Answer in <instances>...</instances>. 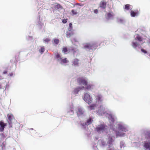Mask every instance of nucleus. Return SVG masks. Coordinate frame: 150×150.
Listing matches in <instances>:
<instances>
[{
	"mask_svg": "<svg viewBox=\"0 0 150 150\" xmlns=\"http://www.w3.org/2000/svg\"><path fill=\"white\" fill-rule=\"evenodd\" d=\"M94 12L95 13L97 14L98 13V10L97 9H95L94 10Z\"/></svg>",
	"mask_w": 150,
	"mask_h": 150,
	"instance_id": "nucleus-44",
	"label": "nucleus"
},
{
	"mask_svg": "<svg viewBox=\"0 0 150 150\" xmlns=\"http://www.w3.org/2000/svg\"><path fill=\"white\" fill-rule=\"evenodd\" d=\"M106 14V18L107 20H109L113 19L114 15L112 13L109 12L107 13Z\"/></svg>",
	"mask_w": 150,
	"mask_h": 150,
	"instance_id": "nucleus-15",
	"label": "nucleus"
},
{
	"mask_svg": "<svg viewBox=\"0 0 150 150\" xmlns=\"http://www.w3.org/2000/svg\"><path fill=\"white\" fill-rule=\"evenodd\" d=\"M45 49L43 46L39 50L41 54H42L44 52Z\"/></svg>",
	"mask_w": 150,
	"mask_h": 150,
	"instance_id": "nucleus-36",
	"label": "nucleus"
},
{
	"mask_svg": "<svg viewBox=\"0 0 150 150\" xmlns=\"http://www.w3.org/2000/svg\"><path fill=\"white\" fill-rule=\"evenodd\" d=\"M96 112L98 115L102 116L105 113V108L102 105H100L98 110L96 111Z\"/></svg>",
	"mask_w": 150,
	"mask_h": 150,
	"instance_id": "nucleus-8",
	"label": "nucleus"
},
{
	"mask_svg": "<svg viewBox=\"0 0 150 150\" xmlns=\"http://www.w3.org/2000/svg\"><path fill=\"white\" fill-rule=\"evenodd\" d=\"M69 27L72 28V24L71 23L69 24Z\"/></svg>",
	"mask_w": 150,
	"mask_h": 150,
	"instance_id": "nucleus-46",
	"label": "nucleus"
},
{
	"mask_svg": "<svg viewBox=\"0 0 150 150\" xmlns=\"http://www.w3.org/2000/svg\"><path fill=\"white\" fill-rule=\"evenodd\" d=\"M99 7L103 9H105L106 7V3L104 0L101 1Z\"/></svg>",
	"mask_w": 150,
	"mask_h": 150,
	"instance_id": "nucleus-13",
	"label": "nucleus"
},
{
	"mask_svg": "<svg viewBox=\"0 0 150 150\" xmlns=\"http://www.w3.org/2000/svg\"><path fill=\"white\" fill-rule=\"evenodd\" d=\"M6 124L4 123L2 121H0V131L3 132L4 130L5 127L6 126Z\"/></svg>",
	"mask_w": 150,
	"mask_h": 150,
	"instance_id": "nucleus-14",
	"label": "nucleus"
},
{
	"mask_svg": "<svg viewBox=\"0 0 150 150\" xmlns=\"http://www.w3.org/2000/svg\"><path fill=\"white\" fill-rule=\"evenodd\" d=\"M73 34V31H67L66 32V35L67 38H70Z\"/></svg>",
	"mask_w": 150,
	"mask_h": 150,
	"instance_id": "nucleus-20",
	"label": "nucleus"
},
{
	"mask_svg": "<svg viewBox=\"0 0 150 150\" xmlns=\"http://www.w3.org/2000/svg\"><path fill=\"white\" fill-rule=\"evenodd\" d=\"M28 38L27 37H26L27 39L28 40H30L32 38V37L30 36H28Z\"/></svg>",
	"mask_w": 150,
	"mask_h": 150,
	"instance_id": "nucleus-45",
	"label": "nucleus"
},
{
	"mask_svg": "<svg viewBox=\"0 0 150 150\" xmlns=\"http://www.w3.org/2000/svg\"><path fill=\"white\" fill-rule=\"evenodd\" d=\"M125 135V134L123 132H120L119 131H116V138L118 137H123Z\"/></svg>",
	"mask_w": 150,
	"mask_h": 150,
	"instance_id": "nucleus-16",
	"label": "nucleus"
},
{
	"mask_svg": "<svg viewBox=\"0 0 150 150\" xmlns=\"http://www.w3.org/2000/svg\"><path fill=\"white\" fill-rule=\"evenodd\" d=\"M8 120V123L9 125V127L11 128L12 127V120L13 117V116L12 115H7Z\"/></svg>",
	"mask_w": 150,
	"mask_h": 150,
	"instance_id": "nucleus-12",
	"label": "nucleus"
},
{
	"mask_svg": "<svg viewBox=\"0 0 150 150\" xmlns=\"http://www.w3.org/2000/svg\"><path fill=\"white\" fill-rule=\"evenodd\" d=\"M67 31H73L72 28L69 27L68 28V30Z\"/></svg>",
	"mask_w": 150,
	"mask_h": 150,
	"instance_id": "nucleus-43",
	"label": "nucleus"
},
{
	"mask_svg": "<svg viewBox=\"0 0 150 150\" xmlns=\"http://www.w3.org/2000/svg\"><path fill=\"white\" fill-rule=\"evenodd\" d=\"M95 106V105L94 104H92L90 106V108L91 110H92L94 109V107Z\"/></svg>",
	"mask_w": 150,
	"mask_h": 150,
	"instance_id": "nucleus-41",
	"label": "nucleus"
},
{
	"mask_svg": "<svg viewBox=\"0 0 150 150\" xmlns=\"http://www.w3.org/2000/svg\"><path fill=\"white\" fill-rule=\"evenodd\" d=\"M67 21V19H63L62 21V22L63 23H66Z\"/></svg>",
	"mask_w": 150,
	"mask_h": 150,
	"instance_id": "nucleus-42",
	"label": "nucleus"
},
{
	"mask_svg": "<svg viewBox=\"0 0 150 150\" xmlns=\"http://www.w3.org/2000/svg\"><path fill=\"white\" fill-rule=\"evenodd\" d=\"M3 79V77L0 75V80Z\"/></svg>",
	"mask_w": 150,
	"mask_h": 150,
	"instance_id": "nucleus-49",
	"label": "nucleus"
},
{
	"mask_svg": "<svg viewBox=\"0 0 150 150\" xmlns=\"http://www.w3.org/2000/svg\"><path fill=\"white\" fill-rule=\"evenodd\" d=\"M68 113H70V115H72L74 113V111L72 108H71L68 111Z\"/></svg>",
	"mask_w": 150,
	"mask_h": 150,
	"instance_id": "nucleus-38",
	"label": "nucleus"
},
{
	"mask_svg": "<svg viewBox=\"0 0 150 150\" xmlns=\"http://www.w3.org/2000/svg\"><path fill=\"white\" fill-rule=\"evenodd\" d=\"M30 130H33V128H31V129H30Z\"/></svg>",
	"mask_w": 150,
	"mask_h": 150,
	"instance_id": "nucleus-52",
	"label": "nucleus"
},
{
	"mask_svg": "<svg viewBox=\"0 0 150 150\" xmlns=\"http://www.w3.org/2000/svg\"><path fill=\"white\" fill-rule=\"evenodd\" d=\"M107 126L104 123L98 125L95 129L96 130L98 133L103 132L106 129Z\"/></svg>",
	"mask_w": 150,
	"mask_h": 150,
	"instance_id": "nucleus-3",
	"label": "nucleus"
},
{
	"mask_svg": "<svg viewBox=\"0 0 150 150\" xmlns=\"http://www.w3.org/2000/svg\"><path fill=\"white\" fill-rule=\"evenodd\" d=\"M55 57L57 59L58 61L59 60V59H61L62 58L60 54L59 53H57L55 55Z\"/></svg>",
	"mask_w": 150,
	"mask_h": 150,
	"instance_id": "nucleus-33",
	"label": "nucleus"
},
{
	"mask_svg": "<svg viewBox=\"0 0 150 150\" xmlns=\"http://www.w3.org/2000/svg\"><path fill=\"white\" fill-rule=\"evenodd\" d=\"M7 73V71H5L3 72V74H6Z\"/></svg>",
	"mask_w": 150,
	"mask_h": 150,
	"instance_id": "nucleus-47",
	"label": "nucleus"
},
{
	"mask_svg": "<svg viewBox=\"0 0 150 150\" xmlns=\"http://www.w3.org/2000/svg\"><path fill=\"white\" fill-rule=\"evenodd\" d=\"M39 20L38 21V26L40 28H41L42 27L43 25V23H42L40 21V16H39Z\"/></svg>",
	"mask_w": 150,
	"mask_h": 150,
	"instance_id": "nucleus-29",
	"label": "nucleus"
},
{
	"mask_svg": "<svg viewBox=\"0 0 150 150\" xmlns=\"http://www.w3.org/2000/svg\"><path fill=\"white\" fill-rule=\"evenodd\" d=\"M98 47V45L95 42L91 43L86 44L84 48L91 52L93 50H95Z\"/></svg>",
	"mask_w": 150,
	"mask_h": 150,
	"instance_id": "nucleus-2",
	"label": "nucleus"
},
{
	"mask_svg": "<svg viewBox=\"0 0 150 150\" xmlns=\"http://www.w3.org/2000/svg\"><path fill=\"white\" fill-rule=\"evenodd\" d=\"M9 75L10 76H12L13 75V74L12 73H11L10 74H9Z\"/></svg>",
	"mask_w": 150,
	"mask_h": 150,
	"instance_id": "nucleus-48",
	"label": "nucleus"
},
{
	"mask_svg": "<svg viewBox=\"0 0 150 150\" xmlns=\"http://www.w3.org/2000/svg\"><path fill=\"white\" fill-rule=\"evenodd\" d=\"M81 126L82 128L83 129L86 128V126L87 125L86 122H81Z\"/></svg>",
	"mask_w": 150,
	"mask_h": 150,
	"instance_id": "nucleus-30",
	"label": "nucleus"
},
{
	"mask_svg": "<svg viewBox=\"0 0 150 150\" xmlns=\"http://www.w3.org/2000/svg\"><path fill=\"white\" fill-rule=\"evenodd\" d=\"M53 41L54 43L56 45H57L59 42V40L57 38H54Z\"/></svg>",
	"mask_w": 150,
	"mask_h": 150,
	"instance_id": "nucleus-35",
	"label": "nucleus"
},
{
	"mask_svg": "<svg viewBox=\"0 0 150 150\" xmlns=\"http://www.w3.org/2000/svg\"><path fill=\"white\" fill-rule=\"evenodd\" d=\"M141 50L142 52L144 53V54H146L147 53L146 50L143 48H141Z\"/></svg>",
	"mask_w": 150,
	"mask_h": 150,
	"instance_id": "nucleus-40",
	"label": "nucleus"
},
{
	"mask_svg": "<svg viewBox=\"0 0 150 150\" xmlns=\"http://www.w3.org/2000/svg\"><path fill=\"white\" fill-rule=\"evenodd\" d=\"M130 15L132 17H135L138 16L139 14V12L138 11H134L132 10L130 11Z\"/></svg>",
	"mask_w": 150,
	"mask_h": 150,
	"instance_id": "nucleus-18",
	"label": "nucleus"
},
{
	"mask_svg": "<svg viewBox=\"0 0 150 150\" xmlns=\"http://www.w3.org/2000/svg\"><path fill=\"white\" fill-rule=\"evenodd\" d=\"M77 81L79 84H82L85 86L87 84L88 79L86 78H79L77 79Z\"/></svg>",
	"mask_w": 150,
	"mask_h": 150,
	"instance_id": "nucleus-7",
	"label": "nucleus"
},
{
	"mask_svg": "<svg viewBox=\"0 0 150 150\" xmlns=\"http://www.w3.org/2000/svg\"><path fill=\"white\" fill-rule=\"evenodd\" d=\"M84 88V86H78L75 88L74 90L72 93L74 95L77 94L78 92L81 90H82Z\"/></svg>",
	"mask_w": 150,
	"mask_h": 150,
	"instance_id": "nucleus-11",
	"label": "nucleus"
},
{
	"mask_svg": "<svg viewBox=\"0 0 150 150\" xmlns=\"http://www.w3.org/2000/svg\"><path fill=\"white\" fill-rule=\"evenodd\" d=\"M58 62L64 66H66V64L69 62V61L67 60V58H63L62 57L61 59H59Z\"/></svg>",
	"mask_w": 150,
	"mask_h": 150,
	"instance_id": "nucleus-9",
	"label": "nucleus"
},
{
	"mask_svg": "<svg viewBox=\"0 0 150 150\" xmlns=\"http://www.w3.org/2000/svg\"><path fill=\"white\" fill-rule=\"evenodd\" d=\"M112 150L110 149H109V150ZM113 150H114V149H113Z\"/></svg>",
	"mask_w": 150,
	"mask_h": 150,
	"instance_id": "nucleus-53",
	"label": "nucleus"
},
{
	"mask_svg": "<svg viewBox=\"0 0 150 150\" xmlns=\"http://www.w3.org/2000/svg\"><path fill=\"white\" fill-rule=\"evenodd\" d=\"M102 96L100 94H98L96 96V100L97 102L99 103H101L102 101Z\"/></svg>",
	"mask_w": 150,
	"mask_h": 150,
	"instance_id": "nucleus-17",
	"label": "nucleus"
},
{
	"mask_svg": "<svg viewBox=\"0 0 150 150\" xmlns=\"http://www.w3.org/2000/svg\"><path fill=\"white\" fill-rule=\"evenodd\" d=\"M85 86L86 88L88 90H89L91 88L92 85L90 84H88L87 83V84L85 85Z\"/></svg>",
	"mask_w": 150,
	"mask_h": 150,
	"instance_id": "nucleus-32",
	"label": "nucleus"
},
{
	"mask_svg": "<svg viewBox=\"0 0 150 150\" xmlns=\"http://www.w3.org/2000/svg\"><path fill=\"white\" fill-rule=\"evenodd\" d=\"M117 129L119 130L124 132H126L128 131V126L124 122H118L116 123Z\"/></svg>",
	"mask_w": 150,
	"mask_h": 150,
	"instance_id": "nucleus-1",
	"label": "nucleus"
},
{
	"mask_svg": "<svg viewBox=\"0 0 150 150\" xmlns=\"http://www.w3.org/2000/svg\"><path fill=\"white\" fill-rule=\"evenodd\" d=\"M8 86V85L7 84H6V88H5V89H6L7 86Z\"/></svg>",
	"mask_w": 150,
	"mask_h": 150,
	"instance_id": "nucleus-51",
	"label": "nucleus"
},
{
	"mask_svg": "<svg viewBox=\"0 0 150 150\" xmlns=\"http://www.w3.org/2000/svg\"><path fill=\"white\" fill-rule=\"evenodd\" d=\"M108 119H109L110 121L112 122H114L115 120L114 117L111 114H110L108 117Z\"/></svg>",
	"mask_w": 150,
	"mask_h": 150,
	"instance_id": "nucleus-27",
	"label": "nucleus"
},
{
	"mask_svg": "<svg viewBox=\"0 0 150 150\" xmlns=\"http://www.w3.org/2000/svg\"><path fill=\"white\" fill-rule=\"evenodd\" d=\"M93 120L91 118H89L88 119L86 122H85L86 123V125H88L91 124L93 121Z\"/></svg>",
	"mask_w": 150,
	"mask_h": 150,
	"instance_id": "nucleus-25",
	"label": "nucleus"
},
{
	"mask_svg": "<svg viewBox=\"0 0 150 150\" xmlns=\"http://www.w3.org/2000/svg\"><path fill=\"white\" fill-rule=\"evenodd\" d=\"M132 6L129 4H127L125 5L124 9L126 10H129V9L132 8Z\"/></svg>",
	"mask_w": 150,
	"mask_h": 150,
	"instance_id": "nucleus-23",
	"label": "nucleus"
},
{
	"mask_svg": "<svg viewBox=\"0 0 150 150\" xmlns=\"http://www.w3.org/2000/svg\"><path fill=\"white\" fill-rule=\"evenodd\" d=\"M131 45L132 47L135 50H137V47L139 48L140 46L139 44L138 43L137 41H136V40H134L132 42Z\"/></svg>",
	"mask_w": 150,
	"mask_h": 150,
	"instance_id": "nucleus-10",
	"label": "nucleus"
},
{
	"mask_svg": "<svg viewBox=\"0 0 150 150\" xmlns=\"http://www.w3.org/2000/svg\"><path fill=\"white\" fill-rule=\"evenodd\" d=\"M50 41V39L47 38H44L43 40V42L45 43H48Z\"/></svg>",
	"mask_w": 150,
	"mask_h": 150,
	"instance_id": "nucleus-31",
	"label": "nucleus"
},
{
	"mask_svg": "<svg viewBox=\"0 0 150 150\" xmlns=\"http://www.w3.org/2000/svg\"><path fill=\"white\" fill-rule=\"evenodd\" d=\"M79 60L77 59H75L73 60L72 62L74 66H78L79 62Z\"/></svg>",
	"mask_w": 150,
	"mask_h": 150,
	"instance_id": "nucleus-21",
	"label": "nucleus"
},
{
	"mask_svg": "<svg viewBox=\"0 0 150 150\" xmlns=\"http://www.w3.org/2000/svg\"><path fill=\"white\" fill-rule=\"evenodd\" d=\"M68 50L66 47H64L62 50V52L65 54L67 51Z\"/></svg>",
	"mask_w": 150,
	"mask_h": 150,
	"instance_id": "nucleus-37",
	"label": "nucleus"
},
{
	"mask_svg": "<svg viewBox=\"0 0 150 150\" xmlns=\"http://www.w3.org/2000/svg\"><path fill=\"white\" fill-rule=\"evenodd\" d=\"M108 145V144L105 141H102L100 146L101 147H104Z\"/></svg>",
	"mask_w": 150,
	"mask_h": 150,
	"instance_id": "nucleus-24",
	"label": "nucleus"
},
{
	"mask_svg": "<svg viewBox=\"0 0 150 150\" xmlns=\"http://www.w3.org/2000/svg\"><path fill=\"white\" fill-rule=\"evenodd\" d=\"M55 7L58 9H62V6L58 4H56L54 6Z\"/></svg>",
	"mask_w": 150,
	"mask_h": 150,
	"instance_id": "nucleus-28",
	"label": "nucleus"
},
{
	"mask_svg": "<svg viewBox=\"0 0 150 150\" xmlns=\"http://www.w3.org/2000/svg\"><path fill=\"white\" fill-rule=\"evenodd\" d=\"M2 88V86L1 84H0V89H1Z\"/></svg>",
	"mask_w": 150,
	"mask_h": 150,
	"instance_id": "nucleus-50",
	"label": "nucleus"
},
{
	"mask_svg": "<svg viewBox=\"0 0 150 150\" xmlns=\"http://www.w3.org/2000/svg\"><path fill=\"white\" fill-rule=\"evenodd\" d=\"M125 143L124 141H121L120 142V147L121 148H123L125 146Z\"/></svg>",
	"mask_w": 150,
	"mask_h": 150,
	"instance_id": "nucleus-34",
	"label": "nucleus"
},
{
	"mask_svg": "<svg viewBox=\"0 0 150 150\" xmlns=\"http://www.w3.org/2000/svg\"><path fill=\"white\" fill-rule=\"evenodd\" d=\"M115 137L114 136L110 135L107 139L108 146L109 148L112 147L113 145V142L115 141Z\"/></svg>",
	"mask_w": 150,
	"mask_h": 150,
	"instance_id": "nucleus-5",
	"label": "nucleus"
},
{
	"mask_svg": "<svg viewBox=\"0 0 150 150\" xmlns=\"http://www.w3.org/2000/svg\"><path fill=\"white\" fill-rule=\"evenodd\" d=\"M117 22L121 23V24H123L125 22V20L122 18H117Z\"/></svg>",
	"mask_w": 150,
	"mask_h": 150,
	"instance_id": "nucleus-26",
	"label": "nucleus"
},
{
	"mask_svg": "<svg viewBox=\"0 0 150 150\" xmlns=\"http://www.w3.org/2000/svg\"><path fill=\"white\" fill-rule=\"evenodd\" d=\"M77 110V113L78 117H81L85 115V111L83 108L81 107H78Z\"/></svg>",
	"mask_w": 150,
	"mask_h": 150,
	"instance_id": "nucleus-6",
	"label": "nucleus"
},
{
	"mask_svg": "<svg viewBox=\"0 0 150 150\" xmlns=\"http://www.w3.org/2000/svg\"><path fill=\"white\" fill-rule=\"evenodd\" d=\"M144 146L146 149L150 150V144L149 143H146L144 142Z\"/></svg>",
	"mask_w": 150,
	"mask_h": 150,
	"instance_id": "nucleus-22",
	"label": "nucleus"
},
{
	"mask_svg": "<svg viewBox=\"0 0 150 150\" xmlns=\"http://www.w3.org/2000/svg\"><path fill=\"white\" fill-rule=\"evenodd\" d=\"M71 12L74 15H76L77 14V11L74 10H72L71 11Z\"/></svg>",
	"mask_w": 150,
	"mask_h": 150,
	"instance_id": "nucleus-39",
	"label": "nucleus"
},
{
	"mask_svg": "<svg viewBox=\"0 0 150 150\" xmlns=\"http://www.w3.org/2000/svg\"><path fill=\"white\" fill-rule=\"evenodd\" d=\"M134 40H136V41L137 40L139 42H141L142 41L143 38L139 35H137L135 38Z\"/></svg>",
	"mask_w": 150,
	"mask_h": 150,
	"instance_id": "nucleus-19",
	"label": "nucleus"
},
{
	"mask_svg": "<svg viewBox=\"0 0 150 150\" xmlns=\"http://www.w3.org/2000/svg\"><path fill=\"white\" fill-rule=\"evenodd\" d=\"M84 101L88 104L91 103L92 101V98L88 93H85L83 97Z\"/></svg>",
	"mask_w": 150,
	"mask_h": 150,
	"instance_id": "nucleus-4",
	"label": "nucleus"
}]
</instances>
